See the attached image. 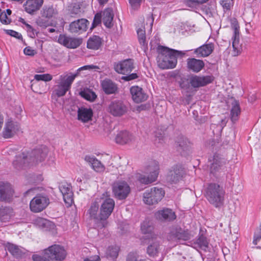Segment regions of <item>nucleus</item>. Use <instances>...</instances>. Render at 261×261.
Returning a JSON list of instances; mask_svg holds the SVG:
<instances>
[{
    "label": "nucleus",
    "instance_id": "052dcab7",
    "mask_svg": "<svg viewBox=\"0 0 261 261\" xmlns=\"http://www.w3.org/2000/svg\"><path fill=\"white\" fill-rule=\"evenodd\" d=\"M45 256H41L37 254H34L32 256L33 261H50Z\"/></svg>",
    "mask_w": 261,
    "mask_h": 261
},
{
    "label": "nucleus",
    "instance_id": "f704fd0d",
    "mask_svg": "<svg viewBox=\"0 0 261 261\" xmlns=\"http://www.w3.org/2000/svg\"><path fill=\"white\" fill-rule=\"evenodd\" d=\"M85 160L97 172H101L105 169L104 166L94 156L86 155L85 157Z\"/></svg>",
    "mask_w": 261,
    "mask_h": 261
},
{
    "label": "nucleus",
    "instance_id": "aec40b11",
    "mask_svg": "<svg viewBox=\"0 0 261 261\" xmlns=\"http://www.w3.org/2000/svg\"><path fill=\"white\" fill-rule=\"evenodd\" d=\"M58 42L64 46L70 48H75L82 43L81 38H73L64 35H60Z\"/></svg>",
    "mask_w": 261,
    "mask_h": 261
},
{
    "label": "nucleus",
    "instance_id": "c03bdc74",
    "mask_svg": "<svg viewBox=\"0 0 261 261\" xmlns=\"http://www.w3.org/2000/svg\"><path fill=\"white\" fill-rule=\"evenodd\" d=\"M119 249L117 246H109L106 252L107 257L115 259L118 255Z\"/></svg>",
    "mask_w": 261,
    "mask_h": 261
},
{
    "label": "nucleus",
    "instance_id": "79ce46f5",
    "mask_svg": "<svg viewBox=\"0 0 261 261\" xmlns=\"http://www.w3.org/2000/svg\"><path fill=\"white\" fill-rule=\"evenodd\" d=\"M160 249L159 243L154 241L147 247V252L149 256H154L158 255Z\"/></svg>",
    "mask_w": 261,
    "mask_h": 261
},
{
    "label": "nucleus",
    "instance_id": "7ed1b4c3",
    "mask_svg": "<svg viewBox=\"0 0 261 261\" xmlns=\"http://www.w3.org/2000/svg\"><path fill=\"white\" fill-rule=\"evenodd\" d=\"M213 77L211 76H198L192 75L188 81H182L180 83V87L182 90V92L185 94L188 99V103L193 95V88H197L203 87L212 82Z\"/></svg>",
    "mask_w": 261,
    "mask_h": 261
},
{
    "label": "nucleus",
    "instance_id": "dca6fc26",
    "mask_svg": "<svg viewBox=\"0 0 261 261\" xmlns=\"http://www.w3.org/2000/svg\"><path fill=\"white\" fill-rule=\"evenodd\" d=\"M107 111L115 117H120L126 113L127 108L121 100H116L108 105Z\"/></svg>",
    "mask_w": 261,
    "mask_h": 261
},
{
    "label": "nucleus",
    "instance_id": "ddd939ff",
    "mask_svg": "<svg viewBox=\"0 0 261 261\" xmlns=\"http://www.w3.org/2000/svg\"><path fill=\"white\" fill-rule=\"evenodd\" d=\"M49 204L48 197L44 194L37 195L30 203V207L32 212L39 213L44 210Z\"/></svg>",
    "mask_w": 261,
    "mask_h": 261
},
{
    "label": "nucleus",
    "instance_id": "6e6d98bb",
    "mask_svg": "<svg viewBox=\"0 0 261 261\" xmlns=\"http://www.w3.org/2000/svg\"><path fill=\"white\" fill-rule=\"evenodd\" d=\"M101 19V15L100 14L97 13L94 18L92 28H95L100 23Z\"/></svg>",
    "mask_w": 261,
    "mask_h": 261
},
{
    "label": "nucleus",
    "instance_id": "8fccbe9b",
    "mask_svg": "<svg viewBox=\"0 0 261 261\" xmlns=\"http://www.w3.org/2000/svg\"><path fill=\"white\" fill-rule=\"evenodd\" d=\"M6 250H8L14 257L16 255V247L14 244L7 243L5 246Z\"/></svg>",
    "mask_w": 261,
    "mask_h": 261
},
{
    "label": "nucleus",
    "instance_id": "6ab92c4d",
    "mask_svg": "<svg viewBox=\"0 0 261 261\" xmlns=\"http://www.w3.org/2000/svg\"><path fill=\"white\" fill-rule=\"evenodd\" d=\"M184 172L181 166L176 165L172 166L169 170L167 179L171 183H176L179 181L183 176Z\"/></svg>",
    "mask_w": 261,
    "mask_h": 261
},
{
    "label": "nucleus",
    "instance_id": "5701e85b",
    "mask_svg": "<svg viewBox=\"0 0 261 261\" xmlns=\"http://www.w3.org/2000/svg\"><path fill=\"white\" fill-rule=\"evenodd\" d=\"M133 69L134 63L131 59L125 60L114 65L115 70L120 74H125L131 72Z\"/></svg>",
    "mask_w": 261,
    "mask_h": 261
},
{
    "label": "nucleus",
    "instance_id": "680f3d73",
    "mask_svg": "<svg viewBox=\"0 0 261 261\" xmlns=\"http://www.w3.org/2000/svg\"><path fill=\"white\" fill-rule=\"evenodd\" d=\"M81 13V8L79 6H74L71 11V16L79 15Z\"/></svg>",
    "mask_w": 261,
    "mask_h": 261
},
{
    "label": "nucleus",
    "instance_id": "3c124183",
    "mask_svg": "<svg viewBox=\"0 0 261 261\" xmlns=\"http://www.w3.org/2000/svg\"><path fill=\"white\" fill-rule=\"evenodd\" d=\"M220 3L226 10H229L233 5V0H221Z\"/></svg>",
    "mask_w": 261,
    "mask_h": 261
},
{
    "label": "nucleus",
    "instance_id": "4be33fe9",
    "mask_svg": "<svg viewBox=\"0 0 261 261\" xmlns=\"http://www.w3.org/2000/svg\"><path fill=\"white\" fill-rule=\"evenodd\" d=\"M89 21L84 18L74 21L69 24V31L72 33L81 34L87 30Z\"/></svg>",
    "mask_w": 261,
    "mask_h": 261
},
{
    "label": "nucleus",
    "instance_id": "774afa93",
    "mask_svg": "<svg viewBox=\"0 0 261 261\" xmlns=\"http://www.w3.org/2000/svg\"><path fill=\"white\" fill-rule=\"evenodd\" d=\"M4 124V116L0 111V130H1Z\"/></svg>",
    "mask_w": 261,
    "mask_h": 261
},
{
    "label": "nucleus",
    "instance_id": "72a5a7b5",
    "mask_svg": "<svg viewBox=\"0 0 261 261\" xmlns=\"http://www.w3.org/2000/svg\"><path fill=\"white\" fill-rule=\"evenodd\" d=\"M93 116V112L91 109L80 108L77 111V119L83 122L90 121Z\"/></svg>",
    "mask_w": 261,
    "mask_h": 261
},
{
    "label": "nucleus",
    "instance_id": "39448f33",
    "mask_svg": "<svg viewBox=\"0 0 261 261\" xmlns=\"http://www.w3.org/2000/svg\"><path fill=\"white\" fill-rule=\"evenodd\" d=\"M48 149L44 146L35 149L30 152H22L20 158H22L24 164L27 166H36L45 161Z\"/></svg>",
    "mask_w": 261,
    "mask_h": 261
},
{
    "label": "nucleus",
    "instance_id": "69168bd1",
    "mask_svg": "<svg viewBox=\"0 0 261 261\" xmlns=\"http://www.w3.org/2000/svg\"><path fill=\"white\" fill-rule=\"evenodd\" d=\"M4 31L8 35L16 37V32L11 30H4Z\"/></svg>",
    "mask_w": 261,
    "mask_h": 261
},
{
    "label": "nucleus",
    "instance_id": "9d476101",
    "mask_svg": "<svg viewBox=\"0 0 261 261\" xmlns=\"http://www.w3.org/2000/svg\"><path fill=\"white\" fill-rule=\"evenodd\" d=\"M165 194L162 188L154 187L145 191L143 194V201L148 205L158 203L163 198Z\"/></svg>",
    "mask_w": 261,
    "mask_h": 261
},
{
    "label": "nucleus",
    "instance_id": "f03ea898",
    "mask_svg": "<svg viewBox=\"0 0 261 261\" xmlns=\"http://www.w3.org/2000/svg\"><path fill=\"white\" fill-rule=\"evenodd\" d=\"M93 69H99V68L94 65H85L77 69L75 73L61 75L59 79L56 81L57 85L55 86L54 93L59 97L63 96L67 91L70 90L74 79L79 75L81 71Z\"/></svg>",
    "mask_w": 261,
    "mask_h": 261
},
{
    "label": "nucleus",
    "instance_id": "58836bf2",
    "mask_svg": "<svg viewBox=\"0 0 261 261\" xmlns=\"http://www.w3.org/2000/svg\"><path fill=\"white\" fill-rule=\"evenodd\" d=\"M240 112L241 110L239 102L237 101H234L232 103V108L230 110V118L233 122L238 120Z\"/></svg>",
    "mask_w": 261,
    "mask_h": 261
},
{
    "label": "nucleus",
    "instance_id": "393cba45",
    "mask_svg": "<svg viewBox=\"0 0 261 261\" xmlns=\"http://www.w3.org/2000/svg\"><path fill=\"white\" fill-rule=\"evenodd\" d=\"M43 0H27L23 5L24 10L28 13L33 15L42 7Z\"/></svg>",
    "mask_w": 261,
    "mask_h": 261
},
{
    "label": "nucleus",
    "instance_id": "e433bc0d",
    "mask_svg": "<svg viewBox=\"0 0 261 261\" xmlns=\"http://www.w3.org/2000/svg\"><path fill=\"white\" fill-rule=\"evenodd\" d=\"M115 139L116 143L123 145L129 142L132 136L128 132L122 130L118 133Z\"/></svg>",
    "mask_w": 261,
    "mask_h": 261
},
{
    "label": "nucleus",
    "instance_id": "4468645a",
    "mask_svg": "<svg viewBox=\"0 0 261 261\" xmlns=\"http://www.w3.org/2000/svg\"><path fill=\"white\" fill-rule=\"evenodd\" d=\"M112 191L116 198L123 200L128 196L130 192V188L125 181L118 180L113 184Z\"/></svg>",
    "mask_w": 261,
    "mask_h": 261
},
{
    "label": "nucleus",
    "instance_id": "7c9ffc66",
    "mask_svg": "<svg viewBox=\"0 0 261 261\" xmlns=\"http://www.w3.org/2000/svg\"><path fill=\"white\" fill-rule=\"evenodd\" d=\"M58 13L57 7L53 5L44 6L40 11V14L42 17L50 20L52 18H57Z\"/></svg>",
    "mask_w": 261,
    "mask_h": 261
},
{
    "label": "nucleus",
    "instance_id": "4d7b16f0",
    "mask_svg": "<svg viewBox=\"0 0 261 261\" xmlns=\"http://www.w3.org/2000/svg\"><path fill=\"white\" fill-rule=\"evenodd\" d=\"M18 21L20 22H21V23H22L23 25H25V27H26V29L27 30V31L28 32H32L33 34H34V32H33L34 29H33V28L32 27L31 25H30L29 24L27 23V22L24 20V19H23L21 17H20L18 19Z\"/></svg>",
    "mask_w": 261,
    "mask_h": 261
},
{
    "label": "nucleus",
    "instance_id": "f8f14e48",
    "mask_svg": "<svg viewBox=\"0 0 261 261\" xmlns=\"http://www.w3.org/2000/svg\"><path fill=\"white\" fill-rule=\"evenodd\" d=\"M99 201L97 198L93 202L89 208L88 210L87 214L89 215V218L93 220L94 222L98 223L97 227L102 228L106 227L107 225V221L104 219H101L100 217V210L99 211Z\"/></svg>",
    "mask_w": 261,
    "mask_h": 261
},
{
    "label": "nucleus",
    "instance_id": "473e14b6",
    "mask_svg": "<svg viewBox=\"0 0 261 261\" xmlns=\"http://www.w3.org/2000/svg\"><path fill=\"white\" fill-rule=\"evenodd\" d=\"M102 90L107 94H115L118 90L117 85L109 79H106L101 83Z\"/></svg>",
    "mask_w": 261,
    "mask_h": 261
},
{
    "label": "nucleus",
    "instance_id": "ea45409f",
    "mask_svg": "<svg viewBox=\"0 0 261 261\" xmlns=\"http://www.w3.org/2000/svg\"><path fill=\"white\" fill-rule=\"evenodd\" d=\"M15 132V124L11 120H9L6 124L3 131V136L5 138L11 137Z\"/></svg>",
    "mask_w": 261,
    "mask_h": 261
},
{
    "label": "nucleus",
    "instance_id": "cd10ccee",
    "mask_svg": "<svg viewBox=\"0 0 261 261\" xmlns=\"http://www.w3.org/2000/svg\"><path fill=\"white\" fill-rule=\"evenodd\" d=\"M204 63L202 60L195 58H188L187 60V67L189 71L195 73L200 72L204 67Z\"/></svg>",
    "mask_w": 261,
    "mask_h": 261
},
{
    "label": "nucleus",
    "instance_id": "4c0bfd02",
    "mask_svg": "<svg viewBox=\"0 0 261 261\" xmlns=\"http://www.w3.org/2000/svg\"><path fill=\"white\" fill-rule=\"evenodd\" d=\"M113 17V10L111 8L106 9L101 15L102 21L105 25L107 28H111L112 26Z\"/></svg>",
    "mask_w": 261,
    "mask_h": 261
},
{
    "label": "nucleus",
    "instance_id": "6e6552de",
    "mask_svg": "<svg viewBox=\"0 0 261 261\" xmlns=\"http://www.w3.org/2000/svg\"><path fill=\"white\" fill-rule=\"evenodd\" d=\"M192 236L188 229H183L178 225H173L169 229L167 239L170 241L180 243L190 240Z\"/></svg>",
    "mask_w": 261,
    "mask_h": 261
},
{
    "label": "nucleus",
    "instance_id": "423d86ee",
    "mask_svg": "<svg viewBox=\"0 0 261 261\" xmlns=\"http://www.w3.org/2000/svg\"><path fill=\"white\" fill-rule=\"evenodd\" d=\"M210 174L216 179L220 180L225 175L224 169L226 160L219 154H214L208 158Z\"/></svg>",
    "mask_w": 261,
    "mask_h": 261
},
{
    "label": "nucleus",
    "instance_id": "c9c22d12",
    "mask_svg": "<svg viewBox=\"0 0 261 261\" xmlns=\"http://www.w3.org/2000/svg\"><path fill=\"white\" fill-rule=\"evenodd\" d=\"M214 50V45L212 43L204 44L194 50V53L199 57H207Z\"/></svg>",
    "mask_w": 261,
    "mask_h": 261
},
{
    "label": "nucleus",
    "instance_id": "412c9836",
    "mask_svg": "<svg viewBox=\"0 0 261 261\" xmlns=\"http://www.w3.org/2000/svg\"><path fill=\"white\" fill-rule=\"evenodd\" d=\"M59 189L67 206L71 205L73 201V193L71 185L67 182H62L59 186Z\"/></svg>",
    "mask_w": 261,
    "mask_h": 261
},
{
    "label": "nucleus",
    "instance_id": "f3484780",
    "mask_svg": "<svg viewBox=\"0 0 261 261\" xmlns=\"http://www.w3.org/2000/svg\"><path fill=\"white\" fill-rule=\"evenodd\" d=\"M154 21V18L152 15H148L146 18V27L145 26L137 29V34L140 43L144 47L147 45L146 41L145 30H147L148 32H151Z\"/></svg>",
    "mask_w": 261,
    "mask_h": 261
},
{
    "label": "nucleus",
    "instance_id": "13d9d810",
    "mask_svg": "<svg viewBox=\"0 0 261 261\" xmlns=\"http://www.w3.org/2000/svg\"><path fill=\"white\" fill-rule=\"evenodd\" d=\"M138 77V74L136 73H133L128 75H126V76H122V79L125 81H129L136 79Z\"/></svg>",
    "mask_w": 261,
    "mask_h": 261
},
{
    "label": "nucleus",
    "instance_id": "1a4fd4ad",
    "mask_svg": "<svg viewBox=\"0 0 261 261\" xmlns=\"http://www.w3.org/2000/svg\"><path fill=\"white\" fill-rule=\"evenodd\" d=\"M97 199H98L99 204H101L100 217L101 219H104L105 221H107L114 210L115 201L110 197L107 192L104 193Z\"/></svg>",
    "mask_w": 261,
    "mask_h": 261
},
{
    "label": "nucleus",
    "instance_id": "b1692460",
    "mask_svg": "<svg viewBox=\"0 0 261 261\" xmlns=\"http://www.w3.org/2000/svg\"><path fill=\"white\" fill-rule=\"evenodd\" d=\"M130 92L133 100L136 103L143 102L148 98V95L139 86H132L130 89Z\"/></svg>",
    "mask_w": 261,
    "mask_h": 261
},
{
    "label": "nucleus",
    "instance_id": "0e129e2a",
    "mask_svg": "<svg viewBox=\"0 0 261 261\" xmlns=\"http://www.w3.org/2000/svg\"><path fill=\"white\" fill-rule=\"evenodd\" d=\"M141 2V0H129V2L134 8L137 7L139 6Z\"/></svg>",
    "mask_w": 261,
    "mask_h": 261
},
{
    "label": "nucleus",
    "instance_id": "a211bd4d",
    "mask_svg": "<svg viewBox=\"0 0 261 261\" xmlns=\"http://www.w3.org/2000/svg\"><path fill=\"white\" fill-rule=\"evenodd\" d=\"M14 194V190L10 184L0 181V200L1 201H11Z\"/></svg>",
    "mask_w": 261,
    "mask_h": 261
},
{
    "label": "nucleus",
    "instance_id": "37998d69",
    "mask_svg": "<svg viewBox=\"0 0 261 261\" xmlns=\"http://www.w3.org/2000/svg\"><path fill=\"white\" fill-rule=\"evenodd\" d=\"M80 95L85 99L90 101H93L97 97L95 92L89 89H86L81 91Z\"/></svg>",
    "mask_w": 261,
    "mask_h": 261
},
{
    "label": "nucleus",
    "instance_id": "2f4dec72",
    "mask_svg": "<svg viewBox=\"0 0 261 261\" xmlns=\"http://www.w3.org/2000/svg\"><path fill=\"white\" fill-rule=\"evenodd\" d=\"M102 39L97 35L90 36L87 41V47L91 50H98L102 45Z\"/></svg>",
    "mask_w": 261,
    "mask_h": 261
},
{
    "label": "nucleus",
    "instance_id": "e2e57ef3",
    "mask_svg": "<svg viewBox=\"0 0 261 261\" xmlns=\"http://www.w3.org/2000/svg\"><path fill=\"white\" fill-rule=\"evenodd\" d=\"M208 0H187L188 5L190 4H203L206 3Z\"/></svg>",
    "mask_w": 261,
    "mask_h": 261
},
{
    "label": "nucleus",
    "instance_id": "2eb2a0df",
    "mask_svg": "<svg viewBox=\"0 0 261 261\" xmlns=\"http://www.w3.org/2000/svg\"><path fill=\"white\" fill-rule=\"evenodd\" d=\"M230 22L233 30V35L232 38L233 47L232 54L233 56H237L241 53L242 50L241 45L240 44L239 26L235 18L231 19Z\"/></svg>",
    "mask_w": 261,
    "mask_h": 261
},
{
    "label": "nucleus",
    "instance_id": "a878e982",
    "mask_svg": "<svg viewBox=\"0 0 261 261\" xmlns=\"http://www.w3.org/2000/svg\"><path fill=\"white\" fill-rule=\"evenodd\" d=\"M33 223L43 231H52L56 227L55 224L53 222L41 217H38L34 219Z\"/></svg>",
    "mask_w": 261,
    "mask_h": 261
},
{
    "label": "nucleus",
    "instance_id": "a19ab883",
    "mask_svg": "<svg viewBox=\"0 0 261 261\" xmlns=\"http://www.w3.org/2000/svg\"><path fill=\"white\" fill-rule=\"evenodd\" d=\"M13 215V212L11 208L5 207L0 208V219L6 222L9 221Z\"/></svg>",
    "mask_w": 261,
    "mask_h": 261
},
{
    "label": "nucleus",
    "instance_id": "338daca9",
    "mask_svg": "<svg viewBox=\"0 0 261 261\" xmlns=\"http://www.w3.org/2000/svg\"><path fill=\"white\" fill-rule=\"evenodd\" d=\"M26 252V250L23 248H19L17 247V257L22 256L24 255Z\"/></svg>",
    "mask_w": 261,
    "mask_h": 261
},
{
    "label": "nucleus",
    "instance_id": "bb28decb",
    "mask_svg": "<svg viewBox=\"0 0 261 261\" xmlns=\"http://www.w3.org/2000/svg\"><path fill=\"white\" fill-rule=\"evenodd\" d=\"M176 143L178 151L182 155H186L190 151L191 144L184 136H178L176 140Z\"/></svg>",
    "mask_w": 261,
    "mask_h": 261
},
{
    "label": "nucleus",
    "instance_id": "49530a36",
    "mask_svg": "<svg viewBox=\"0 0 261 261\" xmlns=\"http://www.w3.org/2000/svg\"><path fill=\"white\" fill-rule=\"evenodd\" d=\"M195 244L202 249H206L208 246V242L206 239L203 236H201L196 240Z\"/></svg>",
    "mask_w": 261,
    "mask_h": 261
},
{
    "label": "nucleus",
    "instance_id": "a18cd8bd",
    "mask_svg": "<svg viewBox=\"0 0 261 261\" xmlns=\"http://www.w3.org/2000/svg\"><path fill=\"white\" fill-rule=\"evenodd\" d=\"M36 23L38 25L42 28H46L51 24L50 19L42 17L41 16L36 19Z\"/></svg>",
    "mask_w": 261,
    "mask_h": 261
},
{
    "label": "nucleus",
    "instance_id": "f257e3e1",
    "mask_svg": "<svg viewBox=\"0 0 261 261\" xmlns=\"http://www.w3.org/2000/svg\"><path fill=\"white\" fill-rule=\"evenodd\" d=\"M157 50L159 52L158 66L163 69L174 68L177 64V58L182 57L186 52L170 49L163 46H158Z\"/></svg>",
    "mask_w": 261,
    "mask_h": 261
},
{
    "label": "nucleus",
    "instance_id": "c85d7f7f",
    "mask_svg": "<svg viewBox=\"0 0 261 261\" xmlns=\"http://www.w3.org/2000/svg\"><path fill=\"white\" fill-rule=\"evenodd\" d=\"M141 230L144 234L141 238L143 242H145L146 240L153 241L155 239V234L152 232V227L149 222L144 221L141 226Z\"/></svg>",
    "mask_w": 261,
    "mask_h": 261
},
{
    "label": "nucleus",
    "instance_id": "20e7f679",
    "mask_svg": "<svg viewBox=\"0 0 261 261\" xmlns=\"http://www.w3.org/2000/svg\"><path fill=\"white\" fill-rule=\"evenodd\" d=\"M225 191L223 187L216 183L210 184L205 196L209 202L216 207H220L224 202Z\"/></svg>",
    "mask_w": 261,
    "mask_h": 261
},
{
    "label": "nucleus",
    "instance_id": "c756f323",
    "mask_svg": "<svg viewBox=\"0 0 261 261\" xmlns=\"http://www.w3.org/2000/svg\"><path fill=\"white\" fill-rule=\"evenodd\" d=\"M155 218L161 221H172L176 219V215L171 209L164 208L155 213Z\"/></svg>",
    "mask_w": 261,
    "mask_h": 261
},
{
    "label": "nucleus",
    "instance_id": "bf43d9fd",
    "mask_svg": "<svg viewBox=\"0 0 261 261\" xmlns=\"http://www.w3.org/2000/svg\"><path fill=\"white\" fill-rule=\"evenodd\" d=\"M23 53L25 55L30 56H33L36 54V51L30 46L26 47L23 49Z\"/></svg>",
    "mask_w": 261,
    "mask_h": 261
},
{
    "label": "nucleus",
    "instance_id": "09e8293b",
    "mask_svg": "<svg viewBox=\"0 0 261 261\" xmlns=\"http://www.w3.org/2000/svg\"><path fill=\"white\" fill-rule=\"evenodd\" d=\"M261 240V224L259 225V227L257 228L255 230L254 236H253V243L254 245H257V243Z\"/></svg>",
    "mask_w": 261,
    "mask_h": 261
},
{
    "label": "nucleus",
    "instance_id": "de8ad7c7",
    "mask_svg": "<svg viewBox=\"0 0 261 261\" xmlns=\"http://www.w3.org/2000/svg\"><path fill=\"white\" fill-rule=\"evenodd\" d=\"M52 79V75L48 73L43 74H36L34 75V79L37 81H42L44 82H48L51 81Z\"/></svg>",
    "mask_w": 261,
    "mask_h": 261
},
{
    "label": "nucleus",
    "instance_id": "864d4df0",
    "mask_svg": "<svg viewBox=\"0 0 261 261\" xmlns=\"http://www.w3.org/2000/svg\"><path fill=\"white\" fill-rule=\"evenodd\" d=\"M139 255L137 253L130 252L127 256L126 261H138Z\"/></svg>",
    "mask_w": 261,
    "mask_h": 261
},
{
    "label": "nucleus",
    "instance_id": "5fc2aeb1",
    "mask_svg": "<svg viewBox=\"0 0 261 261\" xmlns=\"http://www.w3.org/2000/svg\"><path fill=\"white\" fill-rule=\"evenodd\" d=\"M0 21L4 24H8L10 22V19L8 18L5 12L0 14Z\"/></svg>",
    "mask_w": 261,
    "mask_h": 261
},
{
    "label": "nucleus",
    "instance_id": "0eeeda50",
    "mask_svg": "<svg viewBox=\"0 0 261 261\" xmlns=\"http://www.w3.org/2000/svg\"><path fill=\"white\" fill-rule=\"evenodd\" d=\"M159 172V164L157 161H152L145 168V175L139 174L137 178L142 184H148L156 180Z\"/></svg>",
    "mask_w": 261,
    "mask_h": 261
},
{
    "label": "nucleus",
    "instance_id": "9b49d317",
    "mask_svg": "<svg viewBox=\"0 0 261 261\" xmlns=\"http://www.w3.org/2000/svg\"><path fill=\"white\" fill-rule=\"evenodd\" d=\"M44 255L55 261H63L66 257V251L60 245H53L43 251Z\"/></svg>",
    "mask_w": 261,
    "mask_h": 261
},
{
    "label": "nucleus",
    "instance_id": "603ef678",
    "mask_svg": "<svg viewBox=\"0 0 261 261\" xmlns=\"http://www.w3.org/2000/svg\"><path fill=\"white\" fill-rule=\"evenodd\" d=\"M83 261H100V258L99 255L89 254L86 256H83Z\"/></svg>",
    "mask_w": 261,
    "mask_h": 261
}]
</instances>
